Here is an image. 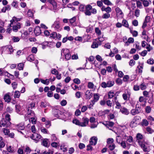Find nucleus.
<instances>
[{"label":"nucleus","mask_w":154,"mask_h":154,"mask_svg":"<svg viewBox=\"0 0 154 154\" xmlns=\"http://www.w3.org/2000/svg\"><path fill=\"white\" fill-rule=\"evenodd\" d=\"M97 12V10L95 8H92V7L90 5H88L85 6V15L90 16L91 13L95 14Z\"/></svg>","instance_id":"obj_1"},{"label":"nucleus","mask_w":154,"mask_h":154,"mask_svg":"<svg viewBox=\"0 0 154 154\" xmlns=\"http://www.w3.org/2000/svg\"><path fill=\"white\" fill-rule=\"evenodd\" d=\"M51 27L57 31H60L62 30V28L60 27V22L59 19H57L52 25Z\"/></svg>","instance_id":"obj_2"},{"label":"nucleus","mask_w":154,"mask_h":154,"mask_svg":"<svg viewBox=\"0 0 154 154\" xmlns=\"http://www.w3.org/2000/svg\"><path fill=\"white\" fill-rule=\"evenodd\" d=\"M11 123L9 121H7L5 119H2L0 121V127H8L11 125Z\"/></svg>","instance_id":"obj_3"},{"label":"nucleus","mask_w":154,"mask_h":154,"mask_svg":"<svg viewBox=\"0 0 154 154\" xmlns=\"http://www.w3.org/2000/svg\"><path fill=\"white\" fill-rule=\"evenodd\" d=\"M146 143L145 141H143V142L139 141V144L142 149L144 152H149V150L148 149L146 145Z\"/></svg>","instance_id":"obj_4"},{"label":"nucleus","mask_w":154,"mask_h":154,"mask_svg":"<svg viewBox=\"0 0 154 154\" xmlns=\"http://www.w3.org/2000/svg\"><path fill=\"white\" fill-rule=\"evenodd\" d=\"M41 137V135L36 133H34L32 134V135L31 136V138L32 139L36 141V143L39 141V139H40Z\"/></svg>","instance_id":"obj_5"},{"label":"nucleus","mask_w":154,"mask_h":154,"mask_svg":"<svg viewBox=\"0 0 154 154\" xmlns=\"http://www.w3.org/2000/svg\"><path fill=\"white\" fill-rule=\"evenodd\" d=\"M136 137L137 140H138L137 142L138 144H139V141L143 142L145 141V139L143 138V136L140 133H138L137 134Z\"/></svg>","instance_id":"obj_6"},{"label":"nucleus","mask_w":154,"mask_h":154,"mask_svg":"<svg viewBox=\"0 0 154 154\" xmlns=\"http://www.w3.org/2000/svg\"><path fill=\"white\" fill-rule=\"evenodd\" d=\"M82 120L83 122H81V126H86L88 124L89 119L87 118L83 117L82 119Z\"/></svg>","instance_id":"obj_7"},{"label":"nucleus","mask_w":154,"mask_h":154,"mask_svg":"<svg viewBox=\"0 0 154 154\" xmlns=\"http://www.w3.org/2000/svg\"><path fill=\"white\" fill-rule=\"evenodd\" d=\"M97 141V137L93 136L92 137L90 141V144L92 145H95Z\"/></svg>","instance_id":"obj_8"},{"label":"nucleus","mask_w":154,"mask_h":154,"mask_svg":"<svg viewBox=\"0 0 154 154\" xmlns=\"http://www.w3.org/2000/svg\"><path fill=\"white\" fill-rule=\"evenodd\" d=\"M42 2L45 3L46 1L52 5L54 7V9H56L57 8V2L55 1H41Z\"/></svg>","instance_id":"obj_9"},{"label":"nucleus","mask_w":154,"mask_h":154,"mask_svg":"<svg viewBox=\"0 0 154 154\" xmlns=\"http://www.w3.org/2000/svg\"><path fill=\"white\" fill-rule=\"evenodd\" d=\"M137 119V116L134 117L130 124V127L132 128L136 127V121L137 119Z\"/></svg>","instance_id":"obj_10"},{"label":"nucleus","mask_w":154,"mask_h":154,"mask_svg":"<svg viewBox=\"0 0 154 154\" xmlns=\"http://www.w3.org/2000/svg\"><path fill=\"white\" fill-rule=\"evenodd\" d=\"M34 31L35 34L36 36L40 35L42 32L40 27L39 26H36L35 29Z\"/></svg>","instance_id":"obj_11"},{"label":"nucleus","mask_w":154,"mask_h":154,"mask_svg":"<svg viewBox=\"0 0 154 154\" xmlns=\"http://www.w3.org/2000/svg\"><path fill=\"white\" fill-rule=\"evenodd\" d=\"M53 112L54 116L56 117H59L60 115L61 114L60 110L58 109H54L53 111Z\"/></svg>","instance_id":"obj_12"},{"label":"nucleus","mask_w":154,"mask_h":154,"mask_svg":"<svg viewBox=\"0 0 154 154\" xmlns=\"http://www.w3.org/2000/svg\"><path fill=\"white\" fill-rule=\"evenodd\" d=\"M93 93L90 91L87 90L85 92V96L86 99H90L92 96Z\"/></svg>","instance_id":"obj_13"},{"label":"nucleus","mask_w":154,"mask_h":154,"mask_svg":"<svg viewBox=\"0 0 154 154\" xmlns=\"http://www.w3.org/2000/svg\"><path fill=\"white\" fill-rule=\"evenodd\" d=\"M20 24L19 23H17L16 25H14L13 26V30L15 32H17L18 29H20Z\"/></svg>","instance_id":"obj_14"},{"label":"nucleus","mask_w":154,"mask_h":154,"mask_svg":"<svg viewBox=\"0 0 154 154\" xmlns=\"http://www.w3.org/2000/svg\"><path fill=\"white\" fill-rule=\"evenodd\" d=\"M120 112L126 115H128L129 113L128 110L124 107H123L121 109Z\"/></svg>","instance_id":"obj_15"},{"label":"nucleus","mask_w":154,"mask_h":154,"mask_svg":"<svg viewBox=\"0 0 154 154\" xmlns=\"http://www.w3.org/2000/svg\"><path fill=\"white\" fill-rule=\"evenodd\" d=\"M120 144L121 145V146H122L123 148H125L127 147V148L128 149H129L130 146L131 145L130 144L128 143L127 144V146H126V142L125 141H122Z\"/></svg>","instance_id":"obj_16"},{"label":"nucleus","mask_w":154,"mask_h":154,"mask_svg":"<svg viewBox=\"0 0 154 154\" xmlns=\"http://www.w3.org/2000/svg\"><path fill=\"white\" fill-rule=\"evenodd\" d=\"M61 56L63 54V55H65L66 54L70 53L69 50V49L67 48H63L62 49L61 51Z\"/></svg>","instance_id":"obj_17"},{"label":"nucleus","mask_w":154,"mask_h":154,"mask_svg":"<svg viewBox=\"0 0 154 154\" xmlns=\"http://www.w3.org/2000/svg\"><path fill=\"white\" fill-rule=\"evenodd\" d=\"M99 96L97 94H94V100L91 101L92 103H93V105H94L95 103L97 102L99 100Z\"/></svg>","instance_id":"obj_18"},{"label":"nucleus","mask_w":154,"mask_h":154,"mask_svg":"<svg viewBox=\"0 0 154 154\" xmlns=\"http://www.w3.org/2000/svg\"><path fill=\"white\" fill-rule=\"evenodd\" d=\"M47 106H49V104L47 102H41L40 106L42 108H45Z\"/></svg>","instance_id":"obj_19"},{"label":"nucleus","mask_w":154,"mask_h":154,"mask_svg":"<svg viewBox=\"0 0 154 154\" xmlns=\"http://www.w3.org/2000/svg\"><path fill=\"white\" fill-rule=\"evenodd\" d=\"M130 94L128 93V94H123L122 95V97L124 100H127L130 98Z\"/></svg>","instance_id":"obj_20"},{"label":"nucleus","mask_w":154,"mask_h":154,"mask_svg":"<svg viewBox=\"0 0 154 154\" xmlns=\"http://www.w3.org/2000/svg\"><path fill=\"white\" fill-rule=\"evenodd\" d=\"M106 146L109 148L110 150L112 151L115 148L116 146L113 143L112 144H108Z\"/></svg>","instance_id":"obj_21"},{"label":"nucleus","mask_w":154,"mask_h":154,"mask_svg":"<svg viewBox=\"0 0 154 154\" xmlns=\"http://www.w3.org/2000/svg\"><path fill=\"white\" fill-rule=\"evenodd\" d=\"M41 82L43 84L48 85L49 83V81L48 79H46V80H44L42 79H40Z\"/></svg>","instance_id":"obj_22"},{"label":"nucleus","mask_w":154,"mask_h":154,"mask_svg":"<svg viewBox=\"0 0 154 154\" xmlns=\"http://www.w3.org/2000/svg\"><path fill=\"white\" fill-rule=\"evenodd\" d=\"M114 84V82L113 81H108L107 82V87H112Z\"/></svg>","instance_id":"obj_23"},{"label":"nucleus","mask_w":154,"mask_h":154,"mask_svg":"<svg viewBox=\"0 0 154 154\" xmlns=\"http://www.w3.org/2000/svg\"><path fill=\"white\" fill-rule=\"evenodd\" d=\"M135 109L137 110V112L139 113H140L141 110V105H139L138 104H137L136 105Z\"/></svg>","instance_id":"obj_24"},{"label":"nucleus","mask_w":154,"mask_h":154,"mask_svg":"<svg viewBox=\"0 0 154 154\" xmlns=\"http://www.w3.org/2000/svg\"><path fill=\"white\" fill-rule=\"evenodd\" d=\"M42 145L45 147H48L49 146L48 144V140L47 139H44L42 141Z\"/></svg>","instance_id":"obj_25"},{"label":"nucleus","mask_w":154,"mask_h":154,"mask_svg":"<svg viewBox=\"0 0 154 154\" xmlns=\"http://www.w3.org/2000/svg\"><path fill=\"white\" fill-rule=\"evenodd\" d=\"M18 129V130H23L24 129L25 127L24 126V124L22 123H20L17 125Z\"/></svg>","instance_id":"obj_26"},{"label":"nucleus","mask_w":154,"mask_h":154,"mask_svg":"<svg viewBox=\"0 0 154 154\" xmlns=\"http://www.w3.org/2000/svg\"><path fill=\"white\" fill-rule=\"evenodd\" d=\"M7 151L10 153H14V151L13 147H12L11 146H9L7 148Z\"/></svg>","instance_id":"obj_27"},{"label":"nucleus","mask_w":154,"mask_h":154,"mask_svg":"<svg viewBox=\"0 0 154 154\" xmlns=\"http://www.w3.org/2000/svg\"><path fill=\"white\" fill-rule=\"evenodd\" d=\"M4 99L6 102H9L11 100L10 97L9 95L6 94L4 96Z\"/></svg>","instance_id":"obj_28"},{"label":"nucleus","mask_w":154,"mask_h":154,"mask_svg":"<svg viewBox=\"0 0 154 154\" xmlns=\"http://www.w3.org/2000/svg\"><path fill=\"white\" fill-rule=\"evenodd\" d=\"M122 25L125 27L128 28L129 26V25L127 21L124 19L122 21Z\"/></svg>","instance_id":"obj_29"},{"label":"nucleus","mask_w":154,"mask_h":154,"mask_svg":"<svg viewBox=\"0 0 154 154\" xmlns=\"http://www.w3.org/2000/svg\"><path fill=\"white\" fill-rule=\"evenodd\" d=\"M108 95L109 98L111 99L114 96L115 94L113 91H110L108 93Z\"/></svg>","instance_id":"obj_30"},{"label":"nucleus","mask_w":154,"mask_h":154,"mask_svg":"<svg viewBox=\"0 0 154 154\" xmlns=\"http://www.w3.org/2000/svg\"><path fill=\"white\" fill-rule=\"evenodd\" d=\"M72 122L75 125L81 126V122L77 119H75L73 120Z\"/></svg>","instance_id":"obj_31"},{"label":"nucleus","mask_w":154,"mask_h":154,"mask_svg":"<svg viewBox=\"0 0 154 154\" xmlns=\"http://www.w3.org/2000/svg\"><path fill=\"white\" fill-rule=\"evenodd\" d=\"M20 93L19 91H15L14 96V98H19L20 96Z\"/></svg>","instance_id":"obj_32"},{"label":"nucleus","mask_w":154,"mask_h":154,"mask_svg":"<svg viewBox=\"0 0 154 154\" xmlns=\"http://www.w3.org/2000/svg\"><path fill=\"white\" fill-rule=\"evenodd\" d=\"M95 31L96 33L98 35H101V31L99 28H95Z\"/></svg>","instance_id":"obj_33"},{"label":"nucleus","mask_w":154,"mask_h":154,"mask_svg":"<svg viewBox=\"0 0 154 154\" xmlns=\"http://www.w3.org/2000/svg\"><path fill=\"white\" fill-rule=\"evenodd\" d=\"M110 17V15L108 13L104 14L102 16V17L103 19H107Z\"/></svg>","instance_id":"obj_34"},{"label":"nucleus","mask_w":154,"mask_h":154,"mask_svg":"<svg viewBox=\"0 0 154 154\" xmlns=\"http://www.w3.org/2000/svg\"><path fill=\"white\" fill-rule=\"evenodd\" d=\"M99 44H97V42H94L92 45H91V47L93 48H97Z\"/></svg>","instance_id":"obj_35"},{"label":"nucleus","mask_w":154,"mask_h":154,"mask_svg":"<svg viewBox=\"0 0 154 154\" xmlns=\"http://www.w3.org/2000/svg\"><path fill=\"white\" fill-rule=\"evenodd\" d=\"M34 59V57L33 55H29L27 58V60L28 61L31 62L33 61Z\"/></svg>","instance_id":"obj_36"},{"label":"nucleus","mask_w":154,"mask_h":154,"mask_svg":"<svg viewBox=\"0 0 154 154\" xmlns=\"http://www.w3.org/2000/svg\"><path fill=\"white\" fill-rule=\"evenodd\" d=\"M145 111L147 113H149L151 111V108L149 106H146L145 108Z\"/></svg>","instance_id":"obj_37"},{"label":"nucleus","mask_w":154,"mask_h":154,"mask_svg":"<svg viewBox=\"0 0 154 154\" xmlns=\"http://www.w3.org/2000/svg\"><path fill=\"white\" fill-rule=\"evenodd\" d=\"M116 105V108L119 109L121 108V106L120 104V103L118 102V101H116L114 103Z\"/></svg>","instance_id":"obj_38"},{"label":"nucleus","mask_w":154,"mask_h":154,"mask_svg":"<svg viewBox=\"0 0 154 154\" xmlns=\"http://www.w3.org/2000/svg\"><path fill=\"white\" fill-rule=\"evenodd\" d=\"M3 133L5 135H8L10 133V131L8 129L3 128Z\"/></svg>","instance_id":"obj_39"},{"label":"nucleus","mask_w":154,"mask_h":154,"mask_svg":"<svg viewBox=\"0 0 154 154\" xmlns=\"http://www.w3.org/2000/svg\"><path fill=\"white\" fill-rule=\"evenodd\" d=\"M131 113L133 115H134L136 114H138L139 113L137 112V110H136L135 109H132L131 110Z\"/></svg>","instance_id":"obj_40"},{"label":"nucleus","mask_w":154,"mask_h":154,"mask_svg":"<svg viewBox=\"0 0 154 154\" xmlns=\"http://www.w3.org/2000/svg\"><path fill=\"white\" fill-rule=\"evenodd\" d=\"M153 96V95L152 94V95L149 97V100H148V102L149 104H152L154 101Z\"/></svg>","instance_id":"obj_41"},{"label":"nucleus","mask_w":154,"mask_h":154,"mask_svg":"<svg viewBox=\"0 0 154 154\" xmlns=\"http://www.w3.org/2000/svg\"><path fill=\"white\" fill-rule=\"evenodd\" d=\"M51 146L57 148L58 146H59V143H57L56 142H52L51 143Z\"/></svg>","instance_id":"obj_42"},{"label":"nucleus","mask_w":154,"mask_h":154,"mask_svg":"<svg viewBox=\"0 0 154 154\" xmlns=\"http://www.w3.org/2000/svg\"><path fill=\"white\" fill-rule=\"evenodd\" d=\"M57 36V33L55 32H53L50 34V37L54 39L56 38Z\"/></svg>","instance_id":"obj_43"},{"label":"nucleus","mask_w":154,"mask_h":154,"mask_svg":"<svg viewBox=\"0 0 154 154\" xmlns=\"http://www.w3.org/2000/svg\"><path fill=\"white\" fill-rule=\"evenodd\" d=\"M64 56L65 57V58L66 60H69L71 58V55L70 53L66 54Z\"/></svg>","instance_id":"obj_44"},{"label":"nucleus","mask_w":154,"mask_h":154,"mask_svg":"<svg viewBox=\"0 0 154 154\" xmlns=\"http://www.w3.org/2000/svg\"><path fill=\"white\" fill-rule=\"evenodd\" d=\"M115 10L117 13H118L120 14H122L121 10L118 7L116 8Z\"/></svg>","instance_id":"obj_45"},{"label":"nucleus","mask_w":154,"mask_h":154,"mask_svg":"<svg viewBox=\"0 0 154 154\" xmlns=\"http://www.w3.org/2000/svg\"><path fill=\"white\" fill-rule=\"evenodd\" d=\"M12 40L14 42H17L19 41L20 39L18 37L14 36Z\"/></svg>","instance_id":"obj_46"},{"label":"nucleus","mask_w":154,"mask_h":154,"mask_svg":"<svg viewBox=\"0 0 154 154\" xmlns=\"http://www.w3.org/2000/svg\"><path fill=\"white\" fill-rule=\"evenodd\" d=\"M88 88L92 89L94 88V85L92 82H89L88 83Z\"/></svg>","instance_id":"obj_47"},{"label":"nucleus","mask_w":154,"mask_h":154,"mask_svg":"<svg viewBox=\"0 0 154 154\" xmlns=\"http://www.w3.org/2000/svg\"><path fill=\"white\" fill-rule=\"evenodd\" d=\"M24 64L23 63H20L18 65V69L19 70H23V67H24Z\"/></svg>","instance_id":"obj_48"},{"label":"nucleus","mask_w":154,"mask_h":154,"mask_svg":"<svg viewBox=\"0 0 154 154\" xmlns=\"http://www.w3.org/2000/svg\"><path fill=\"white\" fill-rule=\"evenodd\" d=\"M143 1V4L145 7L148 6L149 4V2L148 1Z\"/></svg>","instance_id":"obj_49"},{"label":"nucleus","mask_w":154,"mask_h":154,"mask_svg":"<svg viewBox=\"0 0 154 154\" xmlns=\"http://www.w3.org/2000/svg\"><path fill=\"white\" fill-rule=\"evenodd\" d=\"M73 81L74 83L77 84H79L81 83L80 80L78 78L75 79H73Z\"/></svg>","instance_id":"obj_50"},{"label":"nucleus","mask_w":154,"mask_h":154,"mask_svg":"<svg viewBox=\"0 0 154 154\" xmlns=\"http://www.w3.org/2000/svg\"><path fill=\"white\" fill-rule=\"evenodd\" d=\"M144 21L148 23L150 21V17L149 16H147L145 18Z\"/></svg>","instance_id":"obj_51"},{"label":"nucleus","mask_w":154,"mask_h":154,"mask_svg":"<svg viewBox=\"0 0 154 154\" xmlns=\"http://www.w3.org/2000/svg\"><path fill=\"white\" fill-rule=\"evenodd\" d=\"M130 32L134 37H136L138 35V32L136 31H131V30Z\"/></svg>","instance_id":"obj_52"},{"label":"nucleus","mask_w":154,"mask_h":154,"mask_svg":"<svg viewBox=\"0 0 154 154\" xmlns=\"http://www.w3.org/2000/svg\"><path fill=\"white\" fill-rule=\"evenodd\" d=\"M116 83L119 85H121L122 83V80L119 78L116 79Z\"/></svg>","instance_id":"obj_53"},{"label":"nucleus","mask_w":154,"mask_h":154,"mask_svg":"<svg viewBox=\"0 0 154 154\" xmlns=\"http://www.w3.org/2000/svg\"><path fill=\"white\" fill-rule=\"evenodd\" d=\"M140 89L142 90L145 89L146 88V86L143 83L142 84L140 85Z\"/></svg>","instance_id":"obj_54"},{"label":"nucleus","mask_w":154,"mask_h":154,"mask_svg":"<svg viewBox=\"0 0 154 154\" xmlns=\"http://www.w3.org/2000/svg\"><path fill=\"white\" fill-rule=\"evenodd\" d=\"M28 16L29 17H32L33 16V13L30 10H29L27 13Z\"/></svg>","instance_id":"obj_55"},{"label":"nucleus","mask_w":154,"mask_h":154,"mask_svg":"<svg viewBox=\"0 0 154 154\" xmlns=\"http://www.w3.org/2000/svg\"><path fill=\"white\" fill-rule=\"evenodd\" d=\"M51 73L53 74L56 75L57 74H59V72L55 69H53L51 70Z\"/></svg>","instance_id":"obj_56"},{"label":"nucleus","mask_w":154,"mask_h":154,"mask_svg":"<svg viewBox=\"0 0 154 154\" xmlns=\"http://www.w3.org/2000/svg\"><path fill=\"white\" fill-rule=\"evenodd\" d=\"M147 63L149 64H152L154 63V60L151 58L148 59L147 60Z\"/></svg>","instance_id":"obj_57"},{"label":"nucleus","mask_w":154,"mask_h":154,"mask_svg":"<svg viewBox=\"0 0 154 154\" xmlns=\"http://www.w3.org/2000/svg\"><path fill=\"white\" fill-rule=\"evenodd\" d=\"M147 45L148 46L146 47V48L148 51H150L151 50L153 49V48L150 46V45L147 44Z\"/></svg>","instance_id":"obj_58"},{"label":"nucleus","mask_w":154,"mask_h":154,"mask_svg":"<svg viewBox=\"0 0 154 154\" xmlns=\"http://www.w3.org/2000/svg\"><path fill=\"white\" fill-rule=\"evenodd\" d=\"M60 104L62 106H65L67 104V101L66 100H63L60 102Z\"/></svg>","instance_id":"obj_59"},{"label":"nucleus","mask_w":154,"mask_h":154,"mask_svg":"<svg viewBox=\"0 0 154 154\" xmlns=\"http://www.w3.org/2000/svg\"><path fill=\"white\" fill-rule=\"evenodd\" d=\"M51 153H53L54 152L50 150H49L48 151H45L42 154H51Z\"/></svg>","instance_id":"obj_60"},{"label":"nucleus","mask_w":154,"mask_h":154,"mask_svg":"<svg viewBox=\"0 0 154 154\" xmlns=\"http://www.w3.org/2000/svg\"><path fill=\"white\" fill-rule=\"evenodd\" d=\"M76 20V17H73L72 18H71L69 20V22L70 23L72 24Z\"/></svg>","instance_id":"obj_61"},{"label":"nucleus","mask_w":154,"mask_h":154,"mask_svg":"<svg viewBox=\"0 0 154 154\" xmlns=\"http://www.w3.org/2000/svg\"><path fill=\"white\" fill-rule=\"evenodd\" d=\"M10 116L9 114H7L5 116V119L7 121H9V122H10V121L11 120Z\"/></svg>","instance_id":"obj_62"},{"label":"nucleus","mask_w":154,"mask_h":154,"mask_svg":"<svg viewBox=\"0 0 154 154\" xmlns=\"http://www.w3.org/2000/svg\"><path fill=\"white\" fill-rule=\"evenodd\" d=\"M127 141L129 143L132 142L133 141V138L131 136H129L128 137Z\"/></svg>","instance_id":"obj_63"},{"label":"nucleus","mask_w":154,"mask_h":154,"mask_svg":"<svg viewBox=\"0 0 154 154\" xmlns=\"http://www.w3.org/2000/svg\"><path fill=\"white\" fill-rule=\"evenodd\" d=\"M96 59L98 61L101 62L102 61L103 59L99 55H97L96 56Z\"/></svg>","instance_id":"obj_64"}]
</instances>
